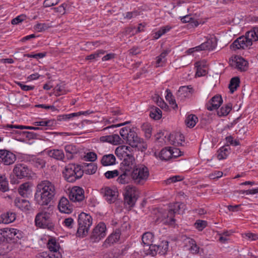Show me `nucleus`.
<instances>
[{"label":"nucleus","mask_w":258,"mask_h":258,"mask_svg":"<svg viewBox=\"0 0 258 258\" xmlns=\"http://www.w3.org/2000/svg\"><path fill=\"white\" fill-rule=\"evenodd\" d=\"M78 222L79 227L77 234L79 237H84L88 234L92 224V218L90 215L82 212L79 215Z\"/></svg>","instance_id":"39448f33"},{"label":"nucleus","mask_w":258,"mask_h":258,"mask_svg":"<svg viewBox=\"0 0 258 258\" xmlns=\"http://www.w3.org/2000/svg\"><path fill=\"white\" fill-rule=\"evenodd\" d=\"M17 84L24 91L32 90L34 89V86H28L22 84L21 82H17Z\"/></svg>","instance_id":"338daca9"},{"label":"nucleus","mask_w":258,"mask_h":258,"mask_svg":"<svg viewBox=\"0 0 258 258\" xmlns=\"http://www.w3.org/2000/svg\"><path fill=\"white\" fill-rule=\"evenodd\" d=\"M169 52L170 50H165L159 56L156 57V67H162L165 64L166 62V57Z\"/></svg>","instance_id":"bb28decb"},{"label":"nucleus","mask_w":258,"mask_h":258,"mask_svg":"<svg viewBox=\"0 0 258 258\" xmlns=\"http://www.w3.org/2000/svg\"><path fill=\"white\" fill-rule=\"evenodd\" d=\"M100 194L108 203L111 204L113 199V189L108 186H104L100 189Z\"/></svg>","instance_id":"b1692460"},{"label":"nucleus","mask_w":258,"mask_h":258,"mask_svg":"<svg viewBox=\"0 0 258 258\" xmlns=\"http://www.w3.org/2000/svg\"><path fill=\"white\" fill-rule=\"evenodd\" d=\"M169 208L168 213L163 221L165 224L172 225L175 221L174 218L175 214L183 213L185 208V205L182 203L177 202L170 204Z\"/></svg>","instance_id":"423d86ee"},{"label":"nucleus","mask_w":258,"mask_h":258,"mask_svg":"<svg viewBox=\"0 0 258 258\" xmlns=\"http://www.w3.org/2000/svg\"><path fill=\"white\" fill-rule=\"evenodd\" d=\"M49 27L50 26L47 24L38 23L34 26V29L37 32H42L47 30Z\"/></svg>","instance_id":"8fccbe9b"},{"label":"nucleus","mask_w":258,"mask_h":258,"mask_svg":"<svg viewBox=\"0 0 258 258\" xmlns=\"http://www.w3.org/2000/svg\"><path fill=\"white\" fill-rule=\"evenodd\" d=\"M100 140L102 142H108L113 144V135L102 136L100 138Z\"/></svg>","instance_id":"69168bd1"},{"label":"nucleus","mask_w":258,"mask_h":258,"mask_svg":"<svg viewBox=\"0 0 258 258\" xmlns=\"http://www.w3.org/2000/svg\"><path fill=\"white\" fill-rule=\"evenodd\" d=\"M13 173L18 178L23 179L31 177L32 171L26 165L19 163L15 165Z\"/></svg>","instance_id":"f8f14e48"},{"label":"nucleus","mask_w":258,"mask_h":258,"mask_svg":"<svg viewBox=\"0 0 258 258\" xmlns=\"http://www.w3.org/2000/svg\"><path fill=\"white\" fill-rule=\"evenodd\" d=\"M30 190V185L28 182H25L20 185L18 188L19 194L23 197L27 196Z\"/></svg>","instance_id":"58836bf2"},{"label":"nucleus","mask_w":258,"mask_h":258,"mask_svg":"<svg viewBox=\"0 0 258 258\" xmlns=\"http://www.w3.org/2000/svg\"><path fill=\"white\" fill-rule=\"evenodd\" d=\"M117 178V181L121 184L128 182L129 176H131L134 182L136 184L143 185L147 180L149 176L148 168L144 165L133 164L124 167V170Z\"/></svg>","instance_id":"f257e3e1"},{"label":"nucleus","mask_w":258,"mask_h":258,"mask_svg":"<svg viewBox=\"0 0 258 258\" xmlns=\"http://www.w3.org/2000/svg\"><path fill=\"white\" fill-rule=\"evenodd\" d=\"M35 225L41 228L52 230L54 228V224L50 221V214L47 212L38 213L35 219Z\"/></svg>","instance_id":"1a4fd4ad"},{"label":"nucleus","mask_w":258,"mask_h":258,"mask_svg":"<svg viewBox=\"0 0 258 258\" xmlns=\"http://www.w3.org/2000/svg\"><path fill=\"white\" fill-rule=\"evenodd\" d=\"M26 16L25 15H21L13 19L11 21V23L13 25H17L26 19Z\"/></svg>","instance_id":"864d4df0"},{"label":"nucleus","mask_w":258,"mask_h":258,"mask_svg":"<svg viewBox=\"0 0 258 258\" xmlns=\"http://www.w3.org/2000/svg\"><path fill=\"white\" fill-rule=\"evenodd\" d=\"M3 232V237L6 241L11 243H18L24 237V233L14 228H6L0 229Z\"/></svg>","instance_id":"0eeeda50"},{"label":"nucleus","mask_w":258,"mask_h":258,"mask_svg":"<svg viewBox=\"0 0 258 258\" xmlns=\"http://www.w3.org/2000/svg\"><path fill=\"white\" fill-rule=\"evenodd\" d=\"M126 141L127 143L133 148L138 147L139 144H141L142 139H141L133 128L130 130L129 134L127 136Z\"/></svg>","instance_id":"f3484780"},{"label":"nucleus","mask_w":258,"mask_h":258,"mask_svg":"<svg viewBox=\"0 0 258 258\" xmlns=\"http://www.w3.org/2000/svg\"><path fill=\"white\" fill-rule=\"evenodd\" d=\"M130 149V147L122 145L118 147L115 151V154L120 159L124 158L123 162L125 167H128L130 164L133 165V162H135L134 157L131 153Z\"/></svg>","instance_id":"6e6552de"},{"label":"nucleus","mask_w":258,"mask_h":258,"mask_svg":"<svg viewBox=\"0 0 258 258\" xmlns=\"http://www.w3.org/2000/svg\"><path fill=\"white\" fill-rule=\"evenodd\" d=\"M169 242L167 240H162L159 244H156L157 250L158 253L160 255H165L169 248Z\"/></svg>","instance_id":"a878e982"},{"label":"nucleus","mask_w":258,"mask_h":258,"mask_svg":"<svg viewBox=\"0 0 258 258\" xmlns=\"http://www.w3.org/2000/svg\"><path fill=\"white\" fill-rule=\"evenodd\" d=\"M58 209L61 213L70 214L73 211V206L70 204L69 200L64 197H62L58 203Z\"/></svg>","instance_id":"412c9836"},{"label":"nucleus","mask_w":258,"mask_h":258,"mask_svg":"<svg viewBox=\"0 0 258 258\" xmlns=\"http://www.w3.org/2000/svg\"><path fill=\"white\" fill-rule=\"evenodd\" d=\"M198 121V118L196 115L191 114L188 115L185 120V123L187 127L192 128Z\"/></svg>","instance_id":"72a5a7b5"},{"label":"nucleus","mask_w":258,"mask_h":258,"mask_svg":"<svg viewBox=\"0 0 258 258\" xmlns=\"http://www.w3.org/2000/svg\"><path fill=\"white\" fill-rule=\"evenodd\" d=\"M106 225L100 222L93 229L90 236V239L93 242L100 240L106 235Z\"/></svg>","instance_id":"ddd939ff"},{"label":"nucleus","mask_w":258,"mask_h":258,"mask_svg":"<svg viewBox=\"0 0 258 258\" xmlns=\"http://www.w3.org/2000/svg\"><path fill=\"white\" fill-rule=\"evenodd\" d=\"M0 190L3 192L9 190V181L5 175H0Z\"/></svg>","instance_id":"c9c22d12"},{"label":"nucleus","mask_w":258,"mask_h":258,"mask_svg":"<svg viewBox=\"0 0 258 258\" xmlns=\"http://www.w3.org/2000/svg\"><path fill=\"white\" fill-rule=\"evenodd\" d=\"M66 156L68 159H72L74 156L79 153V149L75 145L69 144L64 147Z\"/></svg>","instance_id":"5701e85b"},{"label":"nucleus","mask_w":258,"mask_h":258,"mask_svg":"<svg viewBox=\"0 0 258 258\" xmlns=\"http://www.w3.org/2000/svg\"><path fill=\"white\" fill-rule=\"evenodd\" d=\"M75 116H77V113H73L69 114H62L58 115L57 119L59 121H67Z\"/></svg>","instance_id":"49530a36"},{"label":"nucleus","mask_w":258,"mask_h":258,"mask_svg":"<svg viewBox=\"0 0 258 258\" xmlns=\"http://www.w3.org/2000/svg\"><path fill=\"white\" fill-rule=\"evenodd\" d=\"M104 53V51L102 50H98L96 52L91 54L88 56H87L86 59L88 60H93L95 59L97 57L100 56V54H103Z\"/></svg>","instance_id":"5fc2aeb1"},{"label":"nucleus","mask_w":258,"mask_h":258,"mask_svg":"<svg viewBox=\"0 0 258 258\" xmlns=\"http://www.w3.org/2000/svg\"><path fill=\"white\" fill-rule=\"evenodd\" d=\"M15 206L23 212H27L31 209L28 200L20 198H16L14 200Z\"/></svg>","instance_id":"a211bd4d"},{"label":"nucleus","mask_w":258,"mask_h":258,"mask_svg":"<svg viewBox=\"0 0 258 258\" xmlns=\"http://www.w3.org/2000/svg\"><path fill=\"white\" fill-rule=\"evenodd\" d=\"M140 15V12L138 11H134L133 12H128L126 13L125 16H124V18L127 19H131L133 18L136 17L137 16Z\"/></svg>","instance_id":"052dcab7"},{"label":"nucleus","mask_w":258,"mask_h":258,"mask_svg":"<svg viewBox=\"0 0 258 258\" xmlns=\"http://www.w3.org/2000/svg\"><path fill=\"white\" fill-rule=\"evenodd\" d=\"M63 224L66 227L72 228L74 224V220L72 218H68L64 219Z\"/></svg>","instance_id":"774afa93"},{"label":"nucleus","mask_w":258,"mask_h":258,"mask_svg":"<svg viewBox=\"0 0 258 258\" xmlns=\"http://www.w3.org/2000/svg\"><path fill=\"white\" fill-rule=\"evenodd\" d=\"M34 124L37 126L51 127L55 126L56 121L54 119H49L47 120L36 121L34 122Z\"/></svg>","instance_id":"a19ab883"},{"label":"nucleus","mask_w":258,"mask_h":258,"mask_svg":"<svg viewBox=\"0 0 258 258\" xmlns=\"http://www.w3.org/2000/svg\"><path fill=\"white\" fill-rule=\"evenodd\" d=\"M226 141L227 143L234 146L240 145V142L238 140H233V138L231 136H228L226 138Z\"/></svg>","instance_id":"13d9d810"},{"label":"nucleus","mask_w":258,"mask_h":258,"mask_svg":"<svg viewBox=\"0 0 258 258\" xmlns=\"http://www.w3.org/2000/svg\"><path fill=\"white\" fill-rule=\"evenodd\" d=\"M84 171L82 166L76 164H69L66 166L63 174L66 180L69 182H74L81 178Z\"/></svg>","instance_id":"20e7f679"},{"label":"nucleus","mask_w":258,"mask_h":258,"mask_svg":"<svg viewBox=\"0 0 258 258\" xmlns=\"http://www.w3.org/2000/svg\"><path fill=\"white\" fill-rule=\"evenodd\" d=\"M56 193L55 187L52 182L42 180L36 187L34 199L38 205L47 206L53 201Z\"/></svg>","instance_id":"f03ea898"},{"label":"nucleus","mask_w":258,"mask_h":258,"mask_svg":"<svg viewBox=\"0 0 258 258\" xmlns=\"http://www.w3.org/2000/svg\"><path fill=\"white\" fill-rule=\"evenodd\" d=\"M16 214L12 210H9L0 215V223L10 224L15 221Z\"/></svg>","instance_id":"4be33fe9"},{"label":"nucleus","mask_w":258,"mask_h":258,"mask_svg":"<svg viewBox=\"0 0 258 258\" xmlns=\"http://www.w3.org/2000/svg\"><path fill=\"white\" fill-rule=\"evenodd\" d=\"M59 244L57 243L55 238H50L47 242V247L50 251H58L59 248Z\"/></svg>","instance_id":"4c0bfd02"},{"label":"nucleus","mask_w":258,"mask_h":258,"mask_svg":"<svg viewBox=\"0 0 258 258\" xmlns=\"http://www.w3.org/2000/svg\"><path fill=\"white\" fill-rule=\"evenodd\" d=\"M223 102L221 95H216L213 97L206 105V108L210 111L217 109Z\"/></svg>","instance_id":"aec40b11"},{"label":"nucleus","mask_w":258,"mask_h":258,"mask_svg":"<svg viewBox=\"0 0 258 258\" xmlns=\"http://www.w3.org/2000/svg\"><path fill=\"white\" fill-rule=\"evenodd\" d=\"M156 249V244H152L149 246H144V252L146 255L154 256L158 253V251Z\"/></svg>","instance_id":"e433bc0d"},{"label":"nucleus","mask_w":258,"mask_h":258,"mask_svg":"<svg viewBox=\"0 0 258 258\" xmlns=\"http://www.w3.org/2000/svg\"><path fill=\"white\" fill-rule=\"evenodd\" d=\"M258 40V27H254L235 40L230 45V48L234 50L240 49H249L253 42Z\"/></svg>","instance_id":"7ed1b4c3"},{"label":"nucleus","mask_w":258,"mask_h":258,"mask_svg":"<svg viewBox=\"0 0 258 258\" xmlns=\"http://www.w3.org/2000/svg\"><path fill=\"white\" fill-rule=\"evenodd\" d=\"M139 197V191L134 186H127L124 195V203L133 207L135 205Z\"/></svg>","instance_id":"9d476101"},{"label":"nucleus","mask_w":258,"mask_h":258,"mask_svg":"<svg viewBox=\"0 0 258 258\" xmlns=\"http://www.w3.org/2000/svg\"><path fill=\"white\" fill-rule=\"evenodd\" d=\"M166 95L165 96V98L167 101L169 102V103L172 105H174V106L173 107V109H175L177 108V104L176 103L175 100L173 99V95L169 89H167L166 90Z\"/></svg>","instance_id":"a18cd8bd"},{"label":"nucleus","mask_w":258,"mask_h":258,"mask_svg":"<svg viewBox=\"0 0 258 258\" xmlns=\"http://www.w3.org/2000/svg\"><path fill=\"white\" fill-rule=\"evenodd\" d=\"M121 230L119 229H116L115 231L114 232V243L116 242H119L120 243L123 241L124 239L122 237H120Z\"/></svg>","instance_id":"603ef678"},{"label":"nucleus","mask_w":258,"mask_h":258,"mask_svg":"<svg viewBox=\"0 0 258 258\" xmlns=\"http://www.w3.org/2000/svg\"><path fill=\"white\" fill-rule=\"evenodd\" d=\"M17 159L15 154L5 149L0 150V162L5 165H10L15 163Z\"/></svg>","instance_id":"4468645a"},{"label":"nucleus","mask_w":258,"mask_h":258,"mask_svg":"<svg viewBox=\"0 0 258 258\" xmlns=\"http://www.w3.org/2000/svg\"><path fill=\"white\" fill-rule=\"evenodd\" d=\"M172 154H171L170 147H165L162 149L159 153V157L162 160L167 161L171 158Z\"/></svg>","instance_id":"2f4dec72"},{"label":"nucleus","mask_w":258,"mask_h":258,"mask_svg":"<svg viewBox=\"0 0 258 258\" xmlns=\"http://www.w3.org/2000/svg\"><path fill=\"white\" fill-rule=\"evenodd\" d=\"M113 154L104 155L101 160V163L103 166L113 165Z\"/></svg>","instance_id":"37998d69"},{"label":"nucleus","mask_w":258,"mask_h":258,"mask_svg":"<svg viewBox=\"0 0 258 258\" xmlns=\"http://www.w3.org/2000/svg\"><path fill=\"white\" fill-rule=\"evenodd\" d=\"M130 129L126 127H124L120 129L119 134L123 139H126Z\"/></svg>","instance_id":"e2e57ef3"},{"label":"nucleus","mask_w":258,"mask_h":258,"mask_svg":"<svg viewBox=\"0 0 258 258\" xmlns=\"http://www.w3.org/2000/svg\"><path fill=\"white\" fill-rule=\"evenodd\" d=\"M142 130L144 132L145 136L147 139H150L151 137V125L148 122H145L141 126Z\"/></svg>","instance_id":"ea45409f"},{"label":"nucleus","mask_w":258,"mask_h":258,"mask_svg":"<svg viewBox=\"0 0 258 258\" xmlns=\"http://www.w3.org/2000/svg\"><path fill=\"white\" fill-rule=\"evenodd\" d=\"M111 243H113V233H111L105 240L103 244V246L105 248H107L108 246H111Z\"/></svg>","instance_id":"0e129e2a"},{"label":"nucleus","mask_w":258,"mask_h":258,"mask_svg":"<svg viewBox=\"0 0 258 258\" xmlns=\"http://www.w3.org/2000/svg\"><path fill=\"white\" fill-rule=\"evenodd\" d=\"M170 150L172 154L171 158H176L181 155V152L178 148L170 147Z\"/></svg>","instance_id":"bf43d9fd"},{"label":"nucleus","mask_w":258,"mask_h":258,"mask_svg":"<svg viewBox=\"0 0 258 258\" xmlns=\"http://www.w3.org/2000/svg\"><path fill=\"white\" fill-rule=\"evenodd\" d=\"M183 179V177L180 175H175L167 179L165 182L166 184L174 183L177 181H181Z\"/></svg>","instance_id":"6e6d98bb"},{"label":"nucleus","mask_w":258,"mask_h":258,"mask_svg":"<svg viewBox=\"0 0 258 258\" xmlns=\"http://www.w3.org/2000/svg\"><path fill=\"white\" fill-rule=\"evenodd\" d=\"M240 79L238 77L232 78L230 81L228 88L231 93H233L239 86Z\"/></svg>","instance_id":"7c9ffc66"},{"label":"nucleus","mask_w":258,"mask_h":258,"mask_svg":"<svg viewBox=\"0 0 258 258\" xmlns=\"http://www.w3.org/2000/svg\"><path fill=\"white\" fill-rule=\"evenodd\" d=\"M69 199L73 202H81L85 199L84 190L79 186L73 187L69 193Z\"/></svg>","instance_id":"2eb2a0df"},{"label":"nucleus","mask_w":258,"mask_h":258,"mask_svg":"<svg viewBox=\"0 0 258 258\" xmlns=\"http://www.w3.org/2000/svg\"><path fill=\"white\" fill-rule=\"evenodd\" d=\"M232 105L231 103H228L224 106H222L219 110H217V115L220 116H227L232 109Z\"/></svg>","instance_id":"f704fd0d"},{"label":"nucleus","mask_w":258,"mask_h":258,"mask_svg":"<svg viewBox=\"0 0 258 258\" xmlns=\"http://www.w3.org/2000/svg\"><path fill=\"white\" fill-rule=\"evenodd\" d=\"M33 162L34 166L38 168H43L45 165V161L41 158L34 159Z\"/></svg>","instance_id":"3c124183"},{"label":"nucleus","mask_w":258,"mask_h":258,"mask_svg":"<svg viewBox=\"0 0 258 258\" xmlns=\"http://www.w3.org/2000/svg\"><path fill=\"white\" fill-rule=\"evenodd\" d=\"M230 65L240 72H245L248 69V62L240 56L235 55L229 59Z\"/></svg>","instance_id":"9b49d317"},{"label":"nucleus","mask_w":258,"mask_h":258,"mask_svg":"<svg viewBox=\"0 0 258 258\" xmlns=\"http://www.w3.org/2000/svg\"><path fill=\"white\" fill-rule=\"evenodd\" d=\"M149 111L150 117L154 120H159L162 117V111L156 106H151Z\"/></svg>","instance_id":"c85d7f7f"},{"label":"nucleus","mask_w":258,"mask_h":258,"mask_svg":"<svg viewBox=\"0 0 258 258\" xmlns=\"http://www.w3.org/2000/svg\"><path fill=\"white\" fill-rule=\"evenodd\" d=\"M154 235L150 232H146L142 235V242L144 246H149V245L153 244Z\"/></svg>","instance_id":"c756f323"},{"label":"nucleus","mask_w":258,"mask_h":258,"mask_svg":"<svg viewBox=\"0 0 258 258\" xmlns=\"http://www.w3.org/2000/svg\"><path fill=\"white\" fill-rule=\"evenodd\" d=\"M230 148L229 146H223L218 151L217 158L219 160H223L226 159L229 154Z\"/></svg>","instance_id":"473e14b6"},{"label":"nucleus","mask_w":258,"mask_h":258,"mask_svg":"<svg viewBox=\"0 0 258 258\" xmlns=\"http://www.w3.org/2000/svg\"><path fill=\"white\" fill-rule=\"evenodd\" d=\"M6 127L8 128H18V129H29L33 130H41L42 128L39 127L30 126H24V125H16L12 124H7Z\"/></svg>","instance_id":"c03bdc74"},{"label":"nucleus","mask_w":258,"mask_h":258,"mask_svg":"<svg viewBox=\"0 0 258 258\" xmlns=\"http://www.w3.org/2000/svg\"><path fill=\"white\" fill-rule=\"evenodd\" d=\"M194 92V89L191 85L183 86L179 87L176 96L178 99L182 101L189 97Z\"/></svg>","instance_id":"dca6fc26"},{"label":"nucleus","mask_w":258,"mask_h":258,"mask_svg":"<svg viewBox=\"0 0 258 258\" xmlns=\"http://www.w3.org/2000/svg\"><path fill=\"white\" fill-rule=\"evenodd\" d=\"M97 169V165L94 163H91L87 164L85 169L83 171L84 173L85 172L86 174H93L96 172Z\"/></svg>","instance_id":"79ce46f5"},{"label":"nucleus","mask_w":258,"mask_h":258,"mask_svg":"<svg viewBox=\"0 0 258 258\" xmlns=\"http://www.w3.org/2000/svg\"><path fill=\"white\" fill-rule=\"evenodd\" d=\"M49 157L57 160H63L64 158V154L61 150L53 149L48 152Z\"/></svg>","instance_id":"cd10ccee"},{"label":"nucleus","mask_w":258,"mask_h":258,"mask_svg":"<svg viewBox=\"0 0 258 258\" xmlns=\"http://www.w3.org/2000/svg\"><path fill=\"white\" fill-rule=\"evenodd\" d=\"M125 118V114L121 112L119 109L114 110V128L130 123V121H122Z\"/></svg>","instance_id":"6ab92c4d"},{"label":"nucleus","mask_w":258,"mask_h":258,"mask_svg":"<svg viewBox=\"0 0 258 258\" xmlns=\"http://www.w3.org/2000/svg\"><path fill=\"white\" fill-rule=\"evenodd\" d=\"M188 243L190 245L189 250L192 253H198L199 251V247L197 245L196 241L192 238L189 239Z\"/></svg>","instance_id":"de8ad7c7"},{"label":"nucleus","mask_w":258,"mask_h":258,"mask_svg":"<svg viewBox=\"0 0 258 258\" xmlns=\"http://www.w3.org/2000/svg\"><path fill=\"white\" fill-rule=\"evenodd\" d=\"M201 50H212L217 46V42L215 38L209 39L207 41L199 45Z\"/></svg>","instance_id":"393cba45"},{"label":"nucleus","mask_w":258,"mask_h":258,"mask_svg":"<svg viewBox=\"0 0 258 258\" xmlns=\"http://www.w3.org/2000/svg\"><path fill=\"white\" fill-rule=\"evenodd\" d=\"M195 226L199 231H201L207 226V222L204 220H198L195 222Z\"/></svg>","instance_id":"09e8293b"},{"label":"nucleus","mask_w":258,"mask_h":258,"mask_svg":"<svg viewBox=\"0 0 258 258\" xmlns=\"http://www.w3.org/2000/svg\"><path fill=\"white\" fill-rule=\"evenodd\" d=\"M59 2V0H45L43 3L44 7H50L57 5Z\"/></svg>","instance_id":"680f3d73"},{"label":"nucleus","mask_w":258,"mask_h":258,"mask_svg":"<svg viewBox=\"0 0 258 258\" xmlns=\"http://www.w3.org/2000/svg\"><path fill=\"white\" fill-rule=\"evenodd\" d=\"M67 5L66 4H62L58 7L53 8L54 12L56 13H59L61 15H63L66 13V7Z\"/></svg>","instance_id":"4d7b16f0"}]
</instances>
